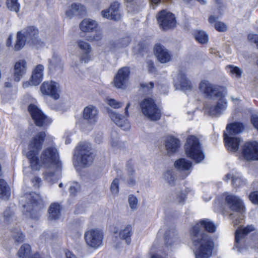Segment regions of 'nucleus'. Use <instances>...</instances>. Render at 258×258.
<instances>
[{
	"label": "nucleus",
	"mask_w": 258,
	"mask_h": 258,
	"mask_svg": "<svg viewBox=\"0 0 258 258\" xmlns=\"http://www.w3.org/2000/svg\"><path fill=\"white\" fill-rule=\"evenodd\" d=\"M213 233L216 226L209 219L200 220L190 229L189 234L192 243L193 250L196 258H209L212 253L214 246L211 236L203 231Z\"/></svg>",
	"instance_id": "1"
},
{
	"label": "nucleus",
	"mask_w": 258,
	"mask_h": 258,
	"mask_svg": "<svg viewBox=\"0 0 258 258\" xmlns=\"http://www.w3.org/2000/svg\"><path fill=\"white\" fill-rule=\"evenodd\" d=\"M199 89L206 98L212 100H216L213 104L205 105V113L213 117L221 115L228 105L225 98L227 94V88L203 80L199 84Z\"/></svg>",
	"instance_id": "2"
},
{
	"label": "nucleus",
	"mask_w": 258,
	"mask_h": 258,
	"mask_svg": "<svg viewBox=\"0 0 258 258\" xmlns=\"http://www.w3.org/2000/svg\"><path fill=\"white\" fill-rule=\"evenodd\" d=\"M38 161L40 167L43 165L45 169L43 173L45 180L52 184L60 178L61 165L55 148L49 147L43 150Z\"/></svg>",
	"instance_id": "3"
},
{
	"label": "nucleus",
	"mask_w": 258,
	"mask_h": 258,
	"mask_svg": "<svg viewBox=\"0 0 258 258\" xmlns=\"http://www.w3.org/2000/svg\"><path fill=\"white\" fill-rule=\"evenodd\" d=\"M24 210L29 213V216L34 219H37L40 215V210L43 208L44 204L39 194L35 192L26 194L21 201Z\"/></svg>",
	"instance_id": "4"
},
{
	"label": "nucleus",
	"mask_w": 258,
	"mask_h": 258,
	"mask_svg": "<svg viewBox=\"0 0 258 258\" xmlns=\"http://www.w3.org/2000/svg\"><path fill=\"white\" fill-rule=\"evenodd\" d=\"M94 157L91 145L87 143H81L76 148L74 165L76 167H88L93 163Z\"/></svg>",
	"instance_id": "5"
},
{
	"label": "nucleus",
	"mask_w": 258,
	"mask_h": 258,
	"mask_svg": "<svg viewBox=\"0 0 258 258\" xmlns=\"http://www.w3.org/2000/svg\"><path fill=\"white\" fill-rule=\"evenodd\" d=\"M45 137V132H41L37 134L30 141L29 147L30 150L27 153V156L31 168L34 170L40 169V165L37 156V152L41 149Z\"/></svg>",
	"instance_id": "6"
},
{
	"label": "nucleus",
	"mask_w": 258,
	"mask_h": 258,
	"mask_svg": "<svg viewBox=\"0 0 258 258\" xmlns=\"http://www.w3.org/2000/svg\"><path fill=\"white\" fill-rule=\"evenodd\" d=\"M184 147L186 156L192 159L196 163H200L204 159L205 155L200 141L197 137L188 136Z\"/></svg>",
	"instance_id": "7"
},
{
	"label": "nucleus",
	"mask_w": 258,
	"mask_h": 258,
	"mask_svg": "<svg viewBox=\"0 0 258 258\" xmlns=\"http://www.w3.org/2000/svg\"><path fill=\"white\" fill-rule=\"evenodd\" d=\"M142 113L151 120H158L161 117V111L152 98H145L140 103Z\"/></svg>",
	"instance_id": "8"
},
{
	"label": "nucleus",
	"mask_w": 258,
	"mask_h": 258,
	"mask_svg": "<svg viewBox=\"0 0 258 258\" xmlns=\"http://www.w3.org/2000/svg\"><path fill=\"white\" fill-rule=\"evenodd\" d=\"M102 230L98 229H91L85 232L84 238L86 244L93 249H97L102 245L103 239Z\"/></svg>",
	"instance_id": "9"
},
{
	"label": "nucleus",
	"mask_w": 258,
	"mask_h": 258,
	"mask_svg": "<svg viewBox=\"0 0 258 258\" xmlns=\"http://www.w3.org/2000/svg\"><path fill=\"white\" fill-rule=\"evenodd\" d=\"M225 201L227 206L231 211L240 213L239 219H235L233 221L234 224L237 225L240 223L243 218L242 213L244 211V206L242 201L238 197L233 195H227L225 198Z\"/></svg>",
	"instance_id": "10"
},
{
	"label": "nucleus",
	"mask_w": 258,
	"mask_h": 258,
	"mask_svg": "<svg viewBox=\"0 0 258 258\" xmlns=\"http://www.w3.org/2000/svg\"><path fill=\"white\" fill-rule=\"evenodd\" d=\"M28 111L35 124L38 126H44L50 124L51 119L45 115L36 105L30 104Z\"/></svg>",
	"instance_id": "11"
},
{
	"label": "nucleus",
	"mask_w": 258,
	"mask_h": 258,
	"mask_svg": "<svg viewBox=\"0 0 258 258\" xmlns=\"http://www.w3.org/2000/svg\"><path fill=\"white\" fill-rule=\"evenodd\" d=\"M28 111L35 124L38 126H44L50 124L51 119L45 115L36 105L30 104Z\"/></svg>",
	"instance_id": "12"
},
{
	"label": "nucleus",
	"mask_w": 258,
	"mask_h": 258,
	"mask_svg": "<svg viewBox=\"0 0 258 258\" xmlns=\"http://www.w3.org/2000/svg\"><path fill=\"white\" fill-rule=\"evenodd\" d=\"M157 19L160 27L164 30L174 28L176 26L174 16L166 11L160 12L157 16Z\"/></svg>",
	"instance_id": "13"
},
{
	"label": "nucleus",
	"mask_w": 258,
	"mask_h": 258,
	"mask_svg": "<svg viewBox=\"0 0 258 258\" xmlns=\"http://www.w3.org/2000/svg\"><path fill=\"white\" fill-rule=\"evenodd\" d=\"M131 105L128 102L125 108V114L126 116H121L120 114L112 110L109 111V115L111 120L119 127L123 130H128L131 128V124L127 120L126 117L128 116V109Z\"/></svg>",
	"instance_id": "14"
},
{
	"label": "nucleus",
	"mask_w": 258,
	"mask_h": 258,
	"mask_svg": "<svg viewBox=\"0 0 258 258\" xmlns=\"http://www.w3.org/2000/svg\"><path fill=\"white\" fill-rule=\"evenodd\" d=\"M130 69L128 67H123L120 69L113 80V85L117 89H124L128 82Z\"/></svg>",
	"instance_id": "15"
},
{
	"label": "nucleus",
	"mask_w": 258,
	"mask_h": 258,
	"mask_svg": "<svg viewBox=\"0 0 258 258\" xmlns=\"http://www.w3.org/2000/svg\"><path fill=\"white\" fill-rule=\"evenodd\" d=\"M242 154L246 161L258 160V143L248 142L242 147Z\"/></svg>",
	"instance_id": "16"
},
{
	"label": "nucleus",
	"mask_w": 258,
	"mask_h": 258,
	"mask_svg": "<svg viewBox=\"0 0 258 258\" xmlns=\"http://www.w3.org/2000/svg\"><path fill=\"white\" fill-rule=\"evenodd\" d=\"M40 91L44 95L50 96L55 100L59 98V85L55 82H44L40 86Z\"/></svg>",
	"instance_id": "17"
},
{
	"label": "nucleus",
	"mask_w": 258,
	"mask_h": 258,
	"mask_svg": "<svg viewBox=\"0 0 258 258\" xmlns=\"http://www.w3.org/2000/svg\"><path fill=\"white\" fill-rule=\"evenodd\" d=\"M154 53L157 59L161 63H167L171 60V52L164 46L157 44L154 46Z\"/></svg>",
	"instance_id": "18"
},
{
	"label": "nucleus",
	"mask_w": 258,
	"mask_h": 258,
	"mask_svg": "<svg viewBox=\"0 0 258 258\" xmlns=\"http://www.w3.org/2000/svg\"><path fill=\"white\" fill-rule=\"evenodd\" d=\"M27 69V62L24 59H20L16 62L14 67L13 78L15 81L19 82L25 75Z\"/></svg>",
	"instance_id": "19"
},
{
	"label": "nucleus",
	"mask_w": 258,
	"mask_h": 258,
	"mask_svg": "<svg viewBox=\"0 0 258 258\" xmlns=\"http://www.w3.org/2000/svg\"><path fill=\"white\" fill-rule=\"evenodd\" d=\"M22 34L28 43L37 44L40 42L38 29L34 26L26 27L22 31Z\"/></svg>",
	"instance_id": "20"
},
{
	"label": "nucleus",
	"mask_w": 258,
	"mask_h": 258,
	"mask_svg": "<svg viewBox=\"0 0 258 258\" xmlns=\"http://www.w3.org/2000/svg\"><path fill=\"white\" fill-rule=\"evenodd\" d=\"M119 4L117 2H113L111 4L109 8L107 10L101 12L103 17L118 21L120 19L121 16L119 13Z\"/></svg>",
	"instance_id": "21"
},
{
	"label": "nucleus",
	"mask_w": 258,
	"mask_h": 258,
	"mask_svg": "<svg viewBox=\"0 0 258 258\" xmlns=\"http://www.w3.org/2000/svg\"><path fill=\"white\" fill-rule=\"evenodd\" d=\"M174 167L178 171L183 173L182 178H184L187 177L191 172L192 163L191 161L185 158H181L175 162Z\"/></svg>",
	"instance_id": "22"
},
{
	"label": "nucleus",
	"mask_w": 258,
	"mask_h": 258,
	"mask_svg": "<svg viewBox=\"0 0 258 258\" xmlns=\"http://www.w3.org/2000/svg\"><path fill=\"white\" fill-rule=\"evenodd\" d=\"M98 110L92 105L85 107L83 111V118L91 123H95L98 119Z\"/></svg>",
	"instance_id": "23"
},
{
	"label": "nucleus",
	"mask_w": 258,
	"mask_h": 258,
	"mask_svg": "<svg viewBox=\"0 0 258 258\" xmlns=\"http://www.w3.org/2000/svg\"><path fill=\"white\" fill-rule=\"evenodd\" d=\"M164 145L167 153L170 155L177 151L180 141L173 137L168 136L165 138Z\"/></svg>",
	"instance_id": "24"
},
{
	"label": "nucleus",
	"mask_w": 258,
	"mask_h": 258,
	"mask_svg": "<svg viewBox=\"0 0 258 258\" xmlns=\"http://www.w3.org/2000/svg\"><path fill=\"white\" fill-rule=\"evenodd\" d=\"M254 229L253 226L248 225L244 228L239 227L235 232V246L238 248V251H240V244L242 242L244 237L250 232Z\"/></svg>",
	"instance_id": "25"
},
{
	"label": "nucleus",
	"mask_w": 258,
	"mask_h": 258,
	"mask_svg": "<svg viewBox=\"0 0 258 258\" xmlns=\"http://www.w3.org/2000/svg\"><path fill=\"white\" fill-rule=\"evenodd\" d=\"M225 146L227 150L231 152H236L239 148L240 139L237 137L228 136L227 133H224Z\"/></svg>",
	"instance_id": "26"
},
{
	"label": "nucleus",
	"mask_w": 258,
	"mask_h": 258,
	"mask_svg": "<svg viewBox=\"0 0 258 258\" xmlns=\"http://www.w3.org/2000/svg\"><path fill=\"white\" fill-rule=\"evenodd\" d=\"M86 13V9L80 4H73L66 12V16L72 18L73 16H83Z\"/></svg>",
	"instance_id": "27"
},
{
	"label": "nucleus",
	"mask_w": 258,
	"mask_h": 258,
	"mask_svg": "<svg viewBox=\"0 0 258 258\" xmlns=\"http://www.w3.org/2000/svg\"><path fill=\"white\" fill-rule=\"evenodd\" d=\"M44 67L42 64H38L34 69L31 77L33 85H38L42 81L44 75Z\"/></svg>",
	"instance_id": "28"
},
{
	"label": "nucleus",
	"mask_w": 258,
	"mask_h": 258,
	"mask_svg": "<svg viewBox=\"0 0 258 258\" xmlns=\"http://www.w3.org/2000/svg\"><path fill=\"white\" fill-rule=\"evenodd\" d=\"M49 69L51 71L61 72L63 67V62H62L60 56L57 54H54L51 59L49 61Z\"/></svg>",
	"instance_id": "29"
},
{
	"label": "nucleus",
	"mask_w": 258,
	"mask_h": 258,
	"mask_svg": "<svg viewBox=\"0 0 258 258\" xmlns=\"http://www.w3.org/2000/svg\"><path fill=\"white\" fill-rule=\"evenodd\" d=\"M98 27L97 22L90 19H85L80 24V30L84 32L95 31Z\"/></svg>",
	"instance_id": "30"
},
{
	"label": "nucleus",
	"mask_w": 258,
	"mask_h": 258,
	"mask_svg": "<svg viewBox=\"0 0 258 258\" xmlns=\"http://www.w3.org/2000/svg\"><path fill=\"white\" fill-rule=\"evenodd\" d=\"M133 230L131 224L122 226L119 232V236L121 239L125 240L127 244H130Z\"/></svg>",
	"instance_id": "31"
},
{
	"label": "nucleus",
	"mask_w": 258,
	"mask_h": 258,
	"mask_svg": "<svg viewBox=\"0 0 258 258\" xmlns=\"http://www.w3.org/2000/svg\"><path fill=\"white\" fill-rule=\"evenodd\" d=\"M165 244L167 247H171L177 241V238L174 229L167 230L164 234Z\"/></svg>",
	"instance_id": "32"
},
{
	"label": "nucleus",
	"mask_w": 258,
	"mask_h": 258,
	"mask_svg": "<svg viewBox=\"0 0 258 258\" xmlns=\"http://www.w3.org/2000/svg\"><path fill=\"white\" fill-rule=\"evenodd\" d=\"M177 79V82H176V85L180 86L182 90H190L192 88V86L190 81L187 79L184 74L179 73Z\"/></svg>",
	"instance_id": "33"
},
{
	"label": "nucleus",
	"mask_w": 258,
	"mask_h": 258,
	"mask_svg": "<svg viewBox=\"0 0 258 258\" xmlns=\"http://www.w3.org/2000/svg\"><path fill=\"white\" fill-rule=\"evenodd\" d=\"M48 219L51 220H57L60 216V207L56 203L50 205L48 210Z\"/></svg>",
	"instance_id": "34"
},
{
	"label": "nucleus",
	"mask_w": 258,
	"mask_h": 258,
	"mask_svg": "<svg viewBox=\"0 0 258 258\" xmlns=\"http://www.w3.org/2000/svg\"><path fill=\"white\" fill-rule=\"evenodd\" d=\"M244 128L243 125L239 122H234L227 125L226 131L228 136L232 137L234 135L241 133Z\"/></svg>",
	"instance_id": "35"
},
{
	"label": "nucleus",
	"mask_w": 258,
	"mask_h": 258,
	"mask_svg": "<svg viewBox=\"0 0 258 258\" xmlns=\"http://www.w3.org/2000/svg\"><path fill=\"white\" fill-rule=\"evenodd\" d=\"M4 222L6 224L15 223L16 218L14 212L10 207H8L3 213Z\"/></svg>",
	"instance_id": "36"
},
{
	"label": "nucleus",
	"mask_w": 258,
	"mask_h": 258,
	"mask_svg": "<svg viewBox=\"0 0 258 258\" xmlns=\"http://www.w3.org/2000/svg\"><path fill=\"white\" fill-rule=\"evenodd\" d=\"M230 179H231L232 184L235 187H239L246 183L245 180L233 174L228 173L225 176V180L228 181Z\"/></svg>",
	"instance_id": "37"
},
{
	"label": "nucleus",
	"mask_w": 258,
	"mask_h": 258,
	"mask_svg": "<svg viewBox=\"0 0 258 258\" xmlns=\"http://www.w3.org/2000/svg\"><path fill=\"white\" fill-rule=\"evenodd\" d=\"M163 179L170 185L173 186L175 184L177 176L173 170H169L164 173Z\"/></svg>",
	"instance_id": "38"
},
{
	"label": "nucleus",
	"mask_w": 258,
	"mask_h": 258,
	"mask_svg": "<svg viewBox=\"0 0 258 258\" xmlns=\"http://www.w3.org/2000/svg\"><path fill=\"white\" fill-rule=\"evenodd\" d=\"M10 197V187L6 182L0 179V198L4 200H8Z\"/></svg>",
	"instance_id": "39"
},
{
	"label": "nucleus",
	"mask_w": 258,
	"mask_h": 258,
	"mask_svg": "<svg viewBox=\"0 0 258 258\" xmlns=\"http://www.w3.org/2000/svg\"><path fill=\"white\" fill-rule=\"evenodd\" d=\"M225 69L230 75L238 79L241 77L243 73V71L241 68L232 64L226 66Z\"/></svg>",
	"instance_id": "40"
},
{
	"label": "nucleus",
	"mask_w": 258,
	"mask_h": 258,
	"mask_svg": "<svg viewBox=\"0 0 258 258\" xmlns=\"http://www.w3.org/2000/svg\"><path fill=\"white\" fill-rule=\"evenodd\" d=\"M22 31H19L17 34V39L14 45V50L19 51L25 45L26 42H27L26 38L23 36Z\"/></svg>",
	"instance_id": "41"
},
{
	"label": "nucleus",
	"mask_w": 258,
	"mask_h": 258,
	"mask_svg": "<svg viewBox=\"0 0 258 258\" xmlns=\"http://www.w3.org/2000/svg\"><path fill=\"white\" fill-rule=\"evenodd\" d=\"M195 39L201 44H206L209 40L208 34L202 30H196L194 32Z\"/></svg>",
	"instance_id": "42"
},
{
	"label": "nucleus",
	"mask_w": 258,
	"mask_h": 258,
	"mask_svg": "<svg viewBox=\"0 0 258 258\" xmlns=\"http://www.w3.org/2000/svg\"><path fill=\"white\" fill-rule=\"evenodd\" d=\"M31 253L30 246L27 244L22 245L18 252L19 258H29Z\"/></svg>",
	"instance_id": "43"
},
{
	"label": "nucleus",
	"mask_w": 258,
	"mask_h": 258,
	"mask_svg": "<svg viewBox=\"0 0 258 258\" xmlns=\"http://www.w3.org/2000/svg\"><path fill=\"white\" fill-rule=\"evenodd\" d=\"M6 5L7 8L11 12L18 13L20 10V5L18 0H7Z\"/></svg>",
	"instance_id": "44"
},
{
	"label": "nucleus",
	"mask_w": 258,
	"mask_h": 258,
	"mask_svg": "<svg viewBox=\"0 0 258 258\" xmlns=\"http://www.w3.org/2000/svg\"><path fill=\"white\" fill-rule=\"evenodd\" d=\"M78 48L82 52H91L92 47L88 42L82 40H78L77 42Z\"/></svg>",
	"instance_id": "45"
},
{
	"label": "nucleus",
	"mask_w": 258,
	"mask_h": 258,
	"mask_svg": "<svg viewBox=\"0 0 258 258\" xmlns=\"http://www.w3.org/2000/svg\"><path fill=\"white\" fill-rule=\"evenodd\" d=\"M128 203L130 208L133 211L137 210L138 208V200L137 197L133 195H130L128 198Z\"/></svg>",
	"instance_id": "46"
},
{
	"label": "nucleus",
	"mask_w": 258,
	"mask_h": 258,
	"mask_svg": "<svg viewBox=\"0 0 258 258\" xmlns=\"http://www.w3.org/2000/svg\"><path fill=\"white\" fill-rule=\"evenodd\" d=\"M110 190L113 194H117L119 191V179H114L110 186Z\"/></svg>",
	"instance_id": "47"
},
{
	"label": "nucleus",
	"mask_w": 258,
	"mask_h": 258,
	"mask_svg": "<svg viewBox=\"0 0 258 258\" xmlns=\"http://www.w3.org/2000/svg\"><path fill=\"white\" fill-rule=\"evenodd\" d=\"M108 47L112 52H116L121 49L117 40L110 41Z\"/></svg>",
	"instance_id": "48"
},
{
	"label": "nucleus",
	"mask_w": 258,
	"mask_h": 258,
	"mask_svg": "<svg viewBox=\"0 0 258 258\" xmlns=\"http://www.w3.org/2000/svg\"><path fill=\"white\" fill-rule=\"evenodd\" d=\"M117 41L120 46V48H123L127 46L130 44L131 42V39L128 37H125L119 39L117 40Z\"/></svg>",
	"instance_id": "49"
},
{
	"label": "nucleus",
	"mask_w": 258,
	"mask_h": 258,
	"mask_svg": "<svg viewBox=\"0 0 258 258\" xmlns=\"http://www.w3.org/2000/svg\"><path fill=\"white\" fill-rule=\"evenodd\" d=\"M108 104L114 108H119L122 106L123 103L119 102L114 99H109L107 100Z\"/></svg>",
	"instance_id": "50"
},
{
	"label": "nucleus",
	"mask_w": 258,
	"mask_h": 258,
	"mask_svg": "<svg viewBox=\"0 0 258 258\" xmlns=\"http://www.w3.org/2000/svg\"><path fill=\"white\" fill-rule=\"evenodd\" d=\"M13 237L17 242H22L24 240V235L19 229L13 232Z\"/></svg>",
	"instance_id": "51"
},
{
	"label": "nucleus",
	"mask_w": 258,
	"mask_h": 258,
	"mask_svg": "<svg viewBox=\"0 0 258 258\" xmlns=\"http://www.w3.org/2000/svg\"><path fill=\"white\" fill-rule=\"evenodd\" d=\"M91 52H82L80 56V61L87 63L91 60Z\"/></svg>",
	"instance_id": "52"
},
{
	"label": "nucleus",
	"mask_w": 258,
	"mask_h": 258,
	"mask_svg": "<svg viewBox=\"0 0 258 258\" xmlns=\"http://www.w3.org/2000/svg\"><path fill=\"white\" fill-rule=\"evenodd\" d=\"M102 33L100 31H97L95 33L93 36L89 37L88 40L91 42L99 41L102 39Z\"/></svg>",
	"instance_id": "53"
},
{
	"label": "nucleus",
	"mask_w": 258,
	"mask_h": 258,
	"mask_svg": "<svg viewBox=\"0 0 258 258\" xmlns=\"http://www.w3.org/2000/svg\"><path fill=\"white\" fill-rule=\"evenodd\" d=\"M215 28L219 32H224L227 30L226 25L221 22H216L215 24Z\"/></svg>",
	"instance_id": "54"
},
{
	"label": "nucleus",
	"mask_w": 258,
	"mask_h": 258,
	"mask_svg": "<svg viewBox=\"0 0 258 258\" xmlns=\"http://www.w3.org/2000/svg\"><path fill=\"white\" fill-rule=\"evenodd\" d=\"M80 190V186L78 183H75L69 188L71 195H75Z\"/></svg>",
	"instance_id": "55"
},
{
	"label": "nucleus",
	"mask_w": 258,
	"mask_h": 258,
	"mask_svg": "<svg viewBox=\"0 0 258 258\" xmlns=\"http://www.w3.org/2000/svg\"><path fill=\"white\" fill-rule=\"evenodd\" d=\"M249 199L253 203L258 204V191L250 193Z\"/></svg>",
	"instance_id": "56"
},
{
	"label": "nucleus",
	"mask_w": 258,
	"mask_h": 258,
	"mask_svg": "<svg viewBox=\"0 0 258 258\" xmlns=\"http://www.w3.org/2000/svg\"><path fill=\"white\" fill-rule=\"evenodd\" d=\"M32 183L35 188H39L41 183V179L40 177L35 176L31 179Z\"/></svg>",
	"instance_id": "57"
},
{
	"label": "nucleus",
	"mask_w": 258,
	"mask_h": 258,
	"mask_svg": "<svg viewBox=\"0 0 258 258\" xmlns=\"http://www.w3.org/2000/svg\"><path fill=\"white\" fill-rule=\"evenodd\" d=\"M141 86L144 91H149L150 89L153 88L154 83L152 82H150L149 83H143L141 84Z\"/></svg>",
	"instance_id": "58"
},
{
	"label": "nucleus",
	"mask_w": 258,
	"mask_h": 258,
	"mask_svg": "<svg viewBox=\"0 0 258 258\" xmlns=\"http://www.w3.org/2000/svg\"><path fill=\"white\" fill-rule=\"evenodd\" d=\"M247 39L249 41L256 44L258 42V35L250 33L247 36Z\"/></svg>",
	"instance_id": "59"
},
{
	"label": "nucleus",
	"mask_w": 258,
	"mask_h": 258,
	"mask_svg": "<svg viewBox=\"0 0 258 258\" xmlns=\"http://www.w3.org/2000/svg\"><path fill=\"white\" fill-rule=\"evenodd\" d=\"M126 170L130 175H132L135 173V170L134 169V164L132 162H129L127 163L126 165Z\"/></svg>",
	"instance_id": "60"
},
{
	"label": "nucleus",
	"mask_w": 258,
	"mask_h": 258,
	"mask_svg": "<svg viewBox=\"0 0 258 258\" xmlns=\"http://www.w3.org/2000/svg\"><path fill=\"white\" fill-rule=\"evenodd\" d=\"M251 121L253 126L258 130V116L257 115H252Z\"/></svg>",
	"instance_id": "61"
},
{
	"label": "nucleus",
	"mask_w": 258,
	"mask_h": 258,
	"mask_svg": "<svg viewBox=\"0 0 258 258\" xmlns=\"http://www.w3.org/2000/svg\"><path fill=\"white\" fill-rule=\"evenodd\" d=\"M251 121L253 126L258 130V116L257 115H252Z\"/></svg>",
	"instance_id": "62"
},
{
	"label": "nucleus",
	"mask_w": 258,
	"mask_h": 258,
	"mask_svg": "<svg viewBox=\"0 0 258 258\" xmlns=\"http://www.w3.org/2000/svg\"><path fill=\"white\" fill-rule=\"evenodd\" d=\"M185 199V195L183 193H180L177 197V201L179 204H183Z\"/></svg>",
	"instance_id": "63"
},
{
	"label": "nucleus",
	"mask_w": 258,
	"mask_h": 258,
	"mask_svg": "<svg viewBox=\"0 0 258 258\" xmlns=\"http://www.w3.org/2000/svg\"><path fill=\"white\" fill-rule=\"evenodd\" d=\"M147 68L149 72H154L155 71V68L152 61L149 60L147 61Z\"/></svg>",
	"instance_id": "64"
}]
</instances>
